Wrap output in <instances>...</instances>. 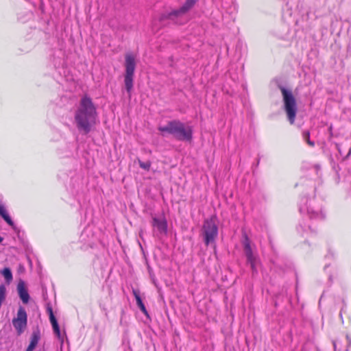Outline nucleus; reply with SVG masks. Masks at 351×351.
<instances>
[{
    "instance_id": "f257e3e1",
    "label": "nucleus",
    "mask_w": 351,
    "mask_h": 351,
    "mask_svg": "<svg viewBox=\"0 0 351 351\" xmlns=\"http://www.w3.org/2000/svg\"><path fill=\"white\" fill-rule=\"evenodd\" d=\"M97 118V108L91 98L87 95L83 96L74 115L77 130L85 134H88L95 125Z\"/></svg>"
},
{
    "instance_id": "f03ea898",
    "label": "nucleus",
    "mask_w": 351,
    "mask_h": 351,
    "mask_svg": "<svg viewBox=\"0 0 351 351\" xmlns=\"http://www.w3.org/2000/svg\"><path fill=\"white\" fill-rule=\"evenodd\" d=\"M158 130L165 133L172 134L177 140L190 141L193 137V131L191 126L186 127L184 123L179 120L169 121L165 126H159Z\"/></svg>"
},
{
    "instance_id": "7ed1b4c3",
    "label": "nucleus",
    "mask_w": 351,
    "mask_h": 351,
    "mask_svg": "<svg viewBox=\"0 0 351 351\" xmlns=\"http://www.w3.org/2000/svg\"><path fill=\"white\" fill-rule=\"evenodd\" d=\"M299 210L301 214L306 215L311 220H322L325 217L319 201L315 197L308 200L306 198H302L300 204Z\"/></svg>"
},
{
    "instance_id": "20e7f679",
    "label": "nucleus",
    "mask_w": 351,
    "mask_h": 351,
    "mask_svg": "<svg viewBox=\"0 0 351 351\" xmlns=\"http://www.w3.org/2000/svg\"><path fill=\"white\" fill-rule=\"evenodd\" d=\"M202 236L206 246L215 243L218 236V226L215 216H212L204 220L202 228Z\"/></svg>"
},
{
    "instance_id": "39448f33",
    "label": "nucleus",
    "mask_w": 351,
    "mask_h": 351,
    "mask_svg": "<svg viewBox=\"0 0 351 351\" xmlns=\"http://www.w3.org/2000/svg\"><path fill=\"white\" fill-rule=\"evenodd\" d=\"M136 69L135 57L132 53H128L125 56V74L124 84L129 97L134 86V71Z\"/></svg>"
},
{
    "instance_id": "423d86ee",
    "label": "nucleus",
    "mask_w": 351,
    "mask_h": 351,
    "mask_svg": "<svg viewBox=\"0 0 351 351\" xmlns=\"http://www.w3.org/2000/svg\"><path fill=\"white\" fill-rule=\"evenodd\" d=\"M279 88L282 95L285 110L290 123L293 124L297 112L296 100L291 90L287 89L282 86H279Z\"/></svg>"
},
{
    "instance_id": "0eeeda50",
    "label": "nucleus",
    "mask_w": 351,
    "mask_h": 351,
    "mask_svg": "<svg viewBox=\"0 0 351 351\" xmlns=\"http://www.w3.org/2000/svg\"><path fill=\"white\" fill-rule=\"evenodd\" d=\"M243 245L247 263L250 265L252 272L257 273V266L259 263V258L258 256L253 252L250 245V240L246 234L244 235Z\"/></svg>"
},
{
    "instance_id": "6e6552de",
    "label": "nucleus",
    "mask_w": 351,
    "mask_h": 351,
    "mask_svg": "<svg viewBox=\"0 0 351 351\" xmlns=\"http://www.w3.org/2000/svg\"><path fill=\"white\" fill-rule=\"evenodd\" d=\"M27 315L25 309L20 306L18 309L16 317L12 319V325L19 335H21L27 327Z\"/></svg>"
},
{
    "instance_id": "1a4fd4ad",
    "label": "nucleus",
    "mask_w": 351,
    "mask_h": 351,
    "mask_svg": "<svg viewBox=\"0 0 351 351\" xmlns=\"http://www.w3.org/2000/svg\"><path fill=\"white\" fill-rule=\"evenodd\" d=\"M196 0H186L184 5L178 10H173V12L168 14V15L162 14L160 19L162 21L167 18H171L172 16H178L182 14L186 13L193 6L195 5Z\"/></svg>"
},
{
    "instance_id": "9d476101",
    "label": "nucleus",
    "mask_w": 351,
    "mask_h": 351,
    "mask_svg": "<svg viewBox=\"0 0 351 351\" xmlns=\"http://www.w3.org/2000/svg\"><path fill=\"white\" fill-rule=\"evenodd\" d=\"M152 226L154 228V232L157 231L158 234H166L167 232V222L164 217H153Z\"/></svg>"
},
{
    "instance_id": "9b49d317",
    "label": "nucleus",
    "mask_w": 351,
    "mask_h": 351,
    "mask_svg": "<svg viewBox=\"0 0 351 351\" xmlns=\"http://www.w3.org/2000/svg\"><path fill=\"white\" fill-rule=\"evenodd\" d=\"M17 291L19 298L24 304H27L29 300V295L25 287V282L20 280L17 285Z\"/></svg>"
},
{
    "instance_id": "f8f14e48",
    "label": "nucleus",
    "mask_w": 351,
    "mask_h": 351,
    "mask_svg": "<svg viewBox=\"0 0 351 351\" xmlns=\"http://www.w3.org/2000/svg\"><path fill=\"white\" fill-rule=\"evenodd\" d=\"M40 338V332L38 330H34L30 338V343L25 351H33L36 347Z\"/></svg>"
},
{
    "instance_id": "ddd939ff",
    "label": "nucleus",
    "mask_w": 351,
    "mask_h": 351,
    "mask_svg": "<svg viewBox=\"0 0 351 351\" xmlns=\"http://www.w3.org/2000/svg\"><path fill=\"white\" fill-rule=\"evenodd\" d=\"M0 215L10 226H12L13 228H15V226H14L13 221L12 220L11 217L8 215L5 207L1 204H0Z\"/></svg>"
},
{
    "instance_id": "4468645a",
    "label": "nucleus",
    "mask_w": 351,
    "mask_h": 351,
    "mask_svg": "<svg viewBox=\"0 0 351 351\" xmlns=\"http://www.w3.org/2000/svg\"><path fill=\"white\" fill-rule=\"evenodd\" d=\"M133 292L136 301L137 306L145 315H147V311L146 310L145 306L144 305L140 295L136 291H134Z\"/></svg>"
},
{
    "instance_id": "2eb2a0df",
    "label": "nucleus",
    "mask_w": 351,
    "mask_h": 351,
    "mask_svg": "<svg viewBox=\"0 0 351 351\" xmlns=\"http://www.w3.org/2000/svg\"><path fill=\"white\" fill-rule=\"evenodd\" d=\"M1 274L4 276L5 280L8 282H10L12 280V274L11 270L9 268H8V267L4 268L1 271Z\"/></svg>"
},
{
    "instance_id": "dca6fc26",
    "label": "nucleus",
    "mask_w": 351,
    "mask_h": 351,
    "mask_svg": "<svg viewBox=\"0 0 351 351\" xmlns=\"http://www.w3.org/2000/svg\"><path fill=\"white\" fill-rule=\"evenodd\" d=\"M303 139L311 147L315 146V142L310 139V132L308 130L303 131L302 132Z\"/></svg>"
},
{
    "instance_id": "f3484780",
    "label": "nucleus",
    "mask_w": 351,
    "mask_h": 351,
    "mask_svg": "<svg viewBox=\"0 0 351 351\" xmlns=\"http://www.w3.org/2000/svg\"><path fill=\"white\" fill-rule=\"evenodd\" d=\"M311 226L310 224H306V223L303 221L298 227V231L299 232H307L308 230H311Z\"/></svg>"
},
{
    "instance_id": "a211bd4d",
    "label": "nucleus",
    "mask_w": 351,
    "mask_h": 351,
    "mask_svg": "<svg viewBox=\"0 0 351 351\" xmlns=\"http://www.w3.org/2000/svg\"><path fill=\"white\" fill-rule=\"evenodd\" d=\"M47 311H48V313L49 314V319H50V322L51 323L52 327L58 326V321H57V319H56V317H55V316L53 315L52 308L51 307H48L47 308Z\"/></svg>"
},
{
    "instance_id": "6ab92c4d",
    "label": "nucleus",
    "mask_w": 351,
    "mask_h": 351,
    "mask_svg": "<svg viewBox=\"0 0 351 351\" xmlns=\"http://www.w3.org/2000/svg\"><path fill=\"white\" fill-rule=\"evenodd\" d=\"M47 311H48V313L49 314V319H50V322L51 323L52 327L58 326V321H57V319H56V317H55V316L53 315L52 308L51 307H48L47 308Z\"/></svg>"
},
{
    "instance_id": "aec40b11",
    "label": "nucleus",
    "mask_w": 351,
    "mask_h": 351,
    "mask_svg": "<svg viewBox=\"0 0 351 351\" xmlns=\"http://www.w3.org/2000/svg\"><path fill=\"white\" fill-rule=\"evenodd\" d=\"M138 165L141 168L145 169V170H149L151 167V162L149 161H147L146 162H142L141 160H138Z\"/></svg>"
},
{
    "instance_id": "412c9836",
    "label": "nucleus",
    "mask_w": 351,
    "mask_h": 351,
    "mask_svg": "<svg viewBox=\"0 0 351 351\" xmlns=\"http://www.w3.org/2000/svg\"><path fill=\"white\" fill-rule=\"evenodd\" d=\"M53 330L56 335L58 337V339H61V333L59 325L56 326H53Z\"/></svg>"
},
{
    "instance_id": "4be33fe9",
    "label": "nucleus",
    "mask_w": 351,
    "mask_h": 351,
    "mask_svg": "<svg viewBox=\"0 0 351 351\" xmlns=\"http://www.w3.org/2000/svg\"><path fill=\"white\" fill-rule=\"evenodd\" d=\"M332 344H333L334 350H335V351H336L337 344H336V341L335 340L332 341Z\"/></svg>"
},
{
    "instance_id": "5701e85b",
    "label": "nucleus",
    "mask_w": 351,
    "mask_h": 351,
    "mask_svg": "<svg viewBox=\"0 0 351 351\" xmlns=\"http://www.w3.org/2000/svg\"><path fill=\"white\" fill-rule=\"evenodd\" d=\"M346 338H347V339L348 340V343H349V344H350L351 341H350V339H349L348 335H347V336H346Z\"/></svg>"
},
{
    "instance_id": "b1692460",
    "label": "nucleus",
    "mask_w": 351,
    "mask_h": 351,
    "mask_svg": "<svg viewBox=\"0 0 351 351\" xmlns=\"http://www.w3.org/2000/svg\"><path fill=\"white\" fill-rule=\"evenodd\" d=\"M3 241V238L0 236V243H1Z\"/></svg>"
}]
</instances>
